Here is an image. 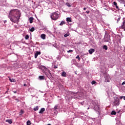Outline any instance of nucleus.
<instances>
[{
  "label": "nucleus",
  "mask_w": 125,
  "mask_h": 125,
  "mask_svg": "<svg viewBox=\"0 0 125 125\" xmlns=\"http://www.w3.org/2000/svg\"><path fill=\"white\" fill-rule=\"evenodd\" d=\"M21 17V14L18 9L11 10L10 11L9 18H10L11 21L14 23H17L19 22V19Z\"/></svg>",
  "instance_id": "obj_1"
},
{
  "label": "nucleus",
  "mask_w": 125,
  "mask_h": 125,
  "mask_svg": "<svg viewBox=\"0 0 125 125\" xmlns=\"http://www.w3.org/2000/svg\"><path fill=\"white\" fill-rule=\"evenodd\" d=\"M50 17L52 20H54L55 21L57 20L59 16H58V14L57 13L54 12L51 14Z\"/></svg>",
  "instance_id": "obj_2"
},
{
  "label": "nucleus",
  "mask_w": 125,
  "mask_h": 125,
  "mask_svg": "<svg viewBox=\"0 0 125 125\" xmlns=\"http://www.w3.org/2000/svg\"><path fill=\"white\" fill-rule=\"evenodd\" d=\"M104 40L106 42H110V41H111V39H110V35H109L108 34H106L104 35Z\"/></svg>",
  "instance_id": "obj_3"
},
{
  "label": "nucleus",
  "mask_w": 125,
  "mask_h": 125,
  "mask_svg": "<svg viewBox=\"0 0 125 125\" xmlns=\"http://www.w3.org/2000/svg\"><path fill=\"white\" fill-rule=\"evenodd\" d=\"M120 101L119 100V98H116L114 99V103H113V104L115 106H119V105L120 104Z\"/></svg>",
  "instance_id": "obj_4"
},
{
  "label": "nucleus",
  "mask_w": 125,
  "mask_h": 125,
  "mask_svg": "<svg viewBox=\"0 0 125 125\" xmlns=\"http://www.w3.org/2000/svg\"><path fill=\"white\" fill-rule=\"evenodd\" d=\"M120 29H124V31H125V18H123V24L120 26Z\"/></svg>",
  "instance_id": "obj_5"
},
{
  "label": "nucleus",
  "mask_w": 125,
  "mask_h": 125,
  "mask_svg": "<svg viewBox=\"0 0 125 125\" xmlns=\"http://www.w3.org/2000/svg\"><path fill=\"white\" fill-rule=\"evenodd\" d=\"M104 82L105 83H110V77L108 76H105Z\"/></svg>",
  "instance_id": "obj_6"
},
{
  "label": "nucleus",
  "mask_w": 125,
  "mask_h": 125,
  "mask_svg": "<svg viewBox=\"0 0 125 125\" xmlns=\"http://www.w3.org/2000/svg\"><path fill=\"white\" fill-rule=\"evenodd\" d=\"M94 51H95V50L92 48H91L90 49V50H88L89 53L90 54H92L93 52H94Z\"/></svg>",
  "instance_id": "obj_7"
},
{
  "label": "nucleus",
  "mask_w": 125,
  "mask_h": 125,
  "mask_svg": "<svg viewBox=\"0 0 125 125\" xmlns=\"http://www.w3.org/2000/svg\"><path fill=\"white\" fill-rule=\"evenodd\" d=\"M113 4L115 5L116 8L118 10H120V8H119V6H118L117 2L116 1L113 2Z\"/></svg>",
  "instance_id": "obj_8"
},
{
  "label": "nucleus",
  "mask_w": 125,
  "mask_h": 125,
  "mask_svg": "<svg viewBox=\"0 0 125 125\" xmlns=\"http://www.w3.org/2000/svg\"><path fill=\"white\" fill-rule=\"evenodd\" d=\"M45 111L44 108H41V110L39 111V114H42Z\"/></svg>",
  "instance_id": "obj_9"
},
{
  "label": "nucleus",
  "mask_w": 125,
  "mask_h": 125,
  "mask_svg": "<svg viewBox=\"0 0 125 125\" xmlns=\"http://www.w3.org/2000/svg\"><path fill=\"white\" fill-rule=\"evenodd\" d=\"M29 22L31 24H32V23H33V21H34V18L33 17H30L29 19Z\"/></svg>",
  "instance_id": "obj_10"
},
{
  "label": "nucleus",
  "mask_w": 125,
  "mask_h": 125,
  "mask_svg": "<svg viewBox=\"0 0 125 125\" xmlns=\"http://www.w3.org/2000/svg\"><path fill=\"white\" fill-rule=\"evenodd\" d=\"M45 71L46 72H47L48 73H49V74H50V75H51V73H50V70H49L48 69H47L46 67H44V68Z\"/></svg>",
  "instance_id": "obj_11"
},
{
  "label": "nucleus",
  "mask_w": 125,
  "mask_h": 125,
  "mask_svg": "<svg viewBox=\"0 0 125 125\" xmlns=\"http://www.w3.org/2000/svg\"><path fill=\"white\" fill-rule=\"evenodd\" d=\"M45 37L46 36H45V34H42L41 35V38L42 39V40H45Z\"/></svg>",
  "instance_id": "obj_12"
},
{
  "label": "nucleus",
  "mask_w": 125,
  "mask_h": 125,
  "mask_svg": "<svg viewBox=\"0 0 125 125\" xmlns=\"http://www.w3.org/2000/svg\"><path fill=\"white\" fill-rule=\"evenodd\" d=\"M39 80H40V81H42V80H44V76H39Z\"/></svg>",
  "instance_id": "obj_13"
},
{
  "label": "nucleus",
  "mask_w": 125,
  "mask_h": 125,
  "mask_svg": "<svg viewBox=\"0 0 125 125\" xmlns=\"http://www.w3.org/2000/svg\"><path fill=\"white\" fill-rule=\"evenodd\" d=\"M66 21H67V22H72V20L71 19V18H67Z\"/></svg>",
  "instance_id": "obj_14"
},
{
  "label": "nucleus",
  "mask_w": 125,
  "mask_h": 125,
  "mask_svg": "<svg viewBox=\"0 0 125 125\" xmlns=\"http://www.w3.org/2000/svg\"><path fill=\"white\" fill-rule=\"evenodd\" d=\"M9 80L11 83H15L16 82L14 79H9Z\"/></svg>",
  "instance_id": "obj_15"
},
{
  "label": "nucleus",
  "mask_w": 125,
  "mask_h": 125,
  "mask_svg": "<svg viewBox=\"0 0 125 125\" xmlns=\"http://www.w3.org/2000/svg\"><path fill=\"white\" fill-rule=\"evenodd\" d=\"M104 49H105V50H108V47H107V45H104L103 46Z\"/></svg>",
  "instance_id": "obj_16"
},
{
  "label": "nucleus",
  "mask_w": 125,
  "mask_h": 125,
  "mask_svg": "<svg viewBox=\"0 0 125 125\" xmlns=\"http://www.w3.org/2000/svg\"><path fill=\"white\" fill-rule=\"evenodd\" d=\"M62 77H66V73L65 72V71H63L62 74Z\"/></svg>",
  "instance_id": "obj_17"
},
{
  "label": "nucleus",
  "mask_w": 125,
  "mask_h": 125,
  "mask_svg": "<svg viewBox=\"0 0 125 125\" xmlns=\"http://www.w3.org/2000/svg\"><path fill=\"white\" fill-rule=\"evenodd\" d=\"M34 111H38L39 110V106H36V107H34L33 109Z\"/></svg>",
  "instance_id": "obj_18"
},
{
  "label": "nucleus",
  "mask_w": 125,
  "mask_h": 125,
  "mask_svg": "<svg viewBox=\"0 0 125 125\" xmlns=\"http://www.w3.org/2000/svg\"><path fill=\"white\" fill-rule=\"evenodd\" d=\"M65 24V21H62L60 23V26H63V25Z\"/></svg>",
  "instance_id": "obj_19"
},
{
  "label": "nucleus",
  "mask_w": 125,
  "mask_h": 125,
  "mask_svg": "<svg viewBox=\"0 0 125 125\" xmlns=\"http://www.w3.org/2000/svg\"><path fill=\"white\" fill-rule=\"evenodd\" d=\"M6 122H7V123H9V124H12V120H6Z\"/></svg>",
  "instance_id": "obj_20"
},
{
  "label": "nucleus",
  "mask_w": 125,
  "mask_h": 125,
  "mask_svg": "<svg viewBox=\"0 0 125 125\" xmlns=\"http://www.w3.org/2000/svg\"><path fill=\"white\" fill-rule=\"evenodd\" d=\"M116 114H117V113L115 111H112L111 113V115H116Z\"/></svg>",
  "instance_id": "obj_21"
},
{
  "label": "nucleus",
  "mask_w": 125,
  "mask_h": 125,
  "mask_svg": "<svg viewBox=\"0 0 125 125\" xmlns=\"http://www.w3.org/2000/svg\"><path fill=\"white\" fill-rule=\"evenodd\" d=\"M65 4L67 6H68V7H71V5L69 2H66Z\"/></svg>",
  "instance_id": "obj_22"
},
{
  "label": "nucleus",
  "mask_w": 125,
  "mask_h": 125,
  "mask_svg": "<svg viewBox=\"0 0 125 125\" xmlns=\"http://www.w3.org/2000/svg\"><path fill=\"white\" fill-rule=\"evenodd\" d=\"M23 113H24V111L21 109L20 112V115H22V114Z\"/></svg>",
  "instance_id": "obj_23"
},
{
  "label": "nucleus",
  "mask_w": 125,
  "mask_h": 125,
  "mask_svg": "<svg viewBox=\"0 0 125 125\" xmlns=\"http://www.w3.org/2000/svg\"><path fill=\"white\" fill-rule=\"evenodd\" d=\"M27 125H32V123H31V121H28L27 122Z\"/></svg>",
  "instance_id": "obj_24"
},
{
  "label": "nucleus",
  "mask_w": 125,
  "mask_h": 125,
  "mask_svg": "<svg viewBox=\"0 0 125 125\" xmlns=\"http://www.w3.org/2000/svg\"><path fill=\"white\" fill-rule=\"evenodd\" d=\"M30 32H34L35 31V28L32 27L30 29Z\"/></svg>",
  "instance_id": "obj_25"
},
{
  "label": "nucleus",
  "mask_w": 125,
  "mask_h": 125,
  "mask_svg": "<svg viewBox=\"0 0 125 125\" xmlns=\"http://www.w3.org/2000/svg\"><path fill=\"white\" fill-rule=\"evenodd\" d=\"M29 38H30V36L29 35H27L25 36V40H28V39H29Z\"/></svg>",
  "instance_id": "obj_26"
},
{
  "label": "nucleus",
  "mask_w": 125,
  "mask_h": 125,
  "mask_svg": "<svg viewBox=\"0 0 125 125\" xmlns=\"http://www.w3.org/2000/svg\"><path fill=\"white\" fill-rule=\"evenodd\" d=\"M58 109V105H56L54 107V110H57Z\"/></svg>",
  "instance_id": "obj_27"
},
{
  "label": "nucleus",
  "mask_w": 125,
  "mask_h": 125,
  "mask_svg": "<svg viewBox=\"0 0 125 125\" xmlns=\"http://www.w3.org/2000/svg\"><path fill=\"white\" fill-rule=\"evenodd\" d=\"M76 59H78L79 60V61H80L81 60V58H80L79 56H77L76 57Z\"/></svg>",
  "instance_id": "obj_28"
},
{
  "label": "nucleus",
  "mask_w": 125,
  "mask_h": 125,
  "mask_svg": "<svg viewBox=\"0 0 125 125\" xmlns=\"http://www.w3.org/2000/svg\"><path fill=\"white\" fill-rule=\"evenodd\" d=\"M64 38H67V37H69V35H68V34H65L64 35Z\"/></svg>",
  "instance_id": "obj_29"
},
{
  "label": "nucleus",
  "mask_w": 125,
  "mask_h": 125,
  "mask_svg": "<svg viewBox=\"0 0 125 125\" xmlns=\"http://www.w3.org/2000/svg\"><path fill=\"white\" fill-rule=\"evenodd\" d=\"M96 83V82L93 81L91 82L92 84H95Z\"/></svg>",
  "instance_id": "obj_30"
},
{
  "label": "nucleus",
  "mask_w": 125,
  "mask_h": 125,
  "mask_svg": "<svg viewBox=\"0 0 125 125\" xmlns=\"http://www.w3.org/2000/svg\"><path fill=\"white\" fill-rule=\"evenodd\" d=\"M38 55H39L37 53L35 54V58H37L38 57Z\"/></svg>",
  "instance_id": "obj_31"
},
{
  "label": "nucleus",
  "mask_w": 125,
  "mask_h": 125,
  "mask_svg": "<svg viewBox=\"0 0 125 125\" xmlns=\"http://www.w3.org/2000/svg\"><path fill=\"white\" fill-rule=\"evenodd\" d=\"M36 53H37V54H38V55H40V54H41V52H40V51H37V52H36Z\"/></svg>",
  "instance_id": "obj_32"
},
{
  "label": "nucleus",
  "mask_w": 125,
  "mask_h": 125,
  "mask_svg": "<svg viewBox=\"0 0 125 125\" xmlns=\"http://www.w3.org/2000/svg\"><path fill=\"white\" fill-rule=\"evenodd\" d=\"M67 52H68V53H70V52H73V50H69L67 51Z\"/></svg>",
  "instance_id": "obj_33"
},
{
  "label": "nucleus",
  "mask_w": 125,
  "mask_h": 125,
  "mask_svg": "<svg viewBox=\"0 0 125 125\" xmlns=\"http://www.w3.org/2000/svg\"><path fill=\"white\" fill-rule=\"evenodd\" d=\"M120 20H121V18H119L117 20V22H119V21H120Z\"/></svg>",
  "instance_id": "obj_34"
},
{
  "label": "nucleus",
  "mask_w": 125,
  "mask_h": 125,
  "mask_svg": "<svg viewBox=\"0 0 125 125\" xmlns=\"http://www.w3.org/2000/svg\"><path fill=\"white\" fill-rule=\"evenodd\" d=\"M124 84H125V81H124V82H123V83H122V85H124Z\"/></svg>",
  "instance_id": "obj_35"
},
{
  "label": "nucleus",
  "mask_w": 125,
  "mask_h": 125,
  "mask_svg": "<svg viewBox=\"0 0 125 125\" xmlns=\"http://www.w3.org/2000/svg\"><path fill=\"white\" fill-rule=\"evenodd\" d=\"M123 98H124V96L120 97V99H123Z\"/></svg>",
  "instance_id": "obj_36"
},
{
  "label": "nucleus",
  "mask_w": 125,
  "mask_h": 125,
  "mask_svg": "<svg viewBox=\"0 0 125 125\" xmlns=\"http://www.w3.org/2000/svg\"><path fill=\"white\" fill-rule=\"evenodd\" d=\"M23 85H24V86H27V84L24 83V84H23Z\"/></svg>",
  "instance_id": "obj_37"
},
{
  "label": "nucleus",
  "mask_w": 125,
  "mask_h": 125,
  "mask_svg": "<svg viewBox=\"0 0 125 125\" xmlns=\"http://www.w3.org/2000/svg\"><path fill=\"white\" fill-rule=\"evenodd\" d=\"M86 13H87V14H88V13H89V11H86Z\"/></svg>",
  "instance_id": "obj_38"
},
{
  "label": "nucleus",
  "mask_w": 125,
  "mask_h": 125,
  "mask_svg": "<svg viewBox=\"0 0 125 125\" xmlns=\"http://www.w3.org/2000/svg\"><path fill=\"white\" fill-rule=\"evenodd\" d=\"M14 93H17V91H13Z\"/></svg>",
  "instance_id": "obj_39"
},
{
  "label": "nucleus",
  "mask_w": 125,
  "mask_h": 125,
  "mask_svg": "<svg viewBox=\"0 0 125 125\" xmlns=\"http://www.w3.org/2000/svg\"><path fill=\"white\" fill-rule=\"evenodd\" d=\"M57 66H54V69H57Z\"/></svg>",
  "instance_id": "obj_40"
},
{
  "label": "nucleus",
  "mask_w": 125,
  "mask_h": 125,
  "mask_svg": "<svg viewBox=\"0 0 125 125\" xmlns=\"http://www.w3.org/2000/svg\"><path fill=\"white\" fill-rule=\"evenodd\" d=\"M83 10H86V8H84Z\"/></svg>",
  "instance_id": "obj_41"
},
{
  "label": "nucleus",
  "mask_w": 125,
  "mask_h": 125,
  "mask_svg": "<svg viewBox=\"0 0 125 125\" xmlns=\"http://www.w3.org/2000/svg\"><path fill=\"white\" fill-rule=\"evenodd\" d=\"M123 99H124V100H125V96L123 97Z\"/></svg>",
  "instance_id": "obj_42"
},
{
  "label": "nucleus",
  "mask_w": 125,
  "mask_h": 125,
  "mask_svg": "<svg viewBox=\"0 0 125 125\" xmlns=\"http://www.w3.org/2000/svg\"><path fill=\"white\" fill-rule=\"evenodd\" d=\"M87 1L90 2L91 0H87Z\"/></svg>",
  "instance_id": "obj_43"
},
{
  "label": "nucleus",
  "mask_w": 125,
  "mask_h": 125,
  "mask_svg": "<svg viewBox=\"0 0 125 125\" xmlns=\"http://www.w3.org/2000/svg\"><path fill=\"white\" fill-rule=\"evenodd\" d=\"M87 110H89V107H88V108H87Z\"/></svg>",
  "instance_id": "obj_44"
},
{
  "label": "nucleus",
  "mask_w": 125,
  "mask_h": 125,
  "mask_svg": "<svg viewBox=\"0 0 125 125\" xmlns=\"http://www.w3.org/2000/svg\"><path fill=\"white\" fill-rule=\"evenodd\" d=\"M81 104H82V105H83V103H81Z\"/></svg>",
  "instance_id": "obj_45"
},
{
  "label": "nucleus",
  "mask_w": 125,
  "mask_h": 125,
  "mask_svg": "<svg viewBox=\"0 0 125 125\" xmlns=\"http://www.w3.org/2000/svg\"><path fill=\"white\" fill-rule=\"evenodd\" d=\"M45 75H47L46 73H45Z\"/></svg>",
  "instance_id": "obj_46"
}]
</instances>
